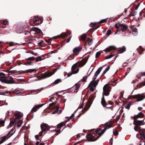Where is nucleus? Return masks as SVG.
I'll return each instance as SVG.
<instances>
[{
    "label": "nucleus",
    "instance_id": "1",
    "mask_svg": "<svg viewBox=\"0 0 145 145\" xmlns=\"http://www.w3.org/2000/svg\"><path fill=\"white\" fill-rule=\"evenodd\" d=\"M114 123L113 121H111L109 122L106 123L104 126V129L101 133L100 129L95 131L92 133L87 135L86 138L89 141H94L96 140L100 137L108 128H110L112 127V124Z\"/></svg>",
    "mask_w": 145,
    "mask_h": 145
},
{
    "label": "nucleus",
    "instance_id": "2",
    "mask_svg": "<svg viewBox=\"0 0 145 145\" xmlns=\"http://www.w3.org/2000/svg\"><path fill=\"white\" fill-rule=\"evenodd\" d=\"M111 87L108 84L105 85L103 88V95L101 99V103L104 106H106L108 104L106 102L104 95L106 96H108L109 94V92L111 91Z\"/></svg>",
    "mask_w": 145,
    "mask_h": 145
},
{
    "label": "nucleus",
    "instance_id": "3",
    "mask_svg": "<svg viewBox=\"0 0 145 145\" xmlns=\"http://www.w3.org/2000/svg\"><path fill=\"white\" fill-rule=\"evenodd\" d=\"M0 80L2 82L7 84H12L15 83L13 78L3 72H0Z\"/></svg>",
    "mask_w": 145,
    "mask_h": 145
},
{
    "label": "nucleus",
    "instance_id": "4",
    "mask_svg": "<svg viewBox=\"0 0 145 145\" xmlns=\"http://www.w3.org/2000/svg\"><path fill=\"white\" fill-rule=\"evenodd\" d=\"M43 21L42 17H35L29 20L30 25L32 26L37 25L41 24Z\"/></svg>",
    "mask_w": 145,
    "mask_h": 145
},
{
    "label": "nucleus",
    "instance_id": "5",
    "mask_svg": "<svg viewBox=\"0 0 145 145\" xmlns=\"http://www.w3.org/2000/svg\"><path fill=\"white\" fill-rule=\"evenodd\" d=\"M94 98V96L93 95H91L90 96L89 99L88 100V102L84 108V112L87 111L90 108L92 104Z\"/></svg>",
    "mask_w": 145,
    "mask_h": 145
},
{
    "label": "nucleus",
    "instance_id": "6",
    "mask_svg": "<svg viewBox=\"0 0 145 145\" xmlns=\"http://www.w3.org/2000/svg\"><path fill=\"white\" fill-rule=\"evenodd\" d=\"M52 74V72L46 71L44 73L41 74L40 76H37L38 80H41L50 76Z\"/></svg>",
    "mask_w": 145,
    "mask_h": 145
},
{
    "label": "nucleus",
    "instance_id": "7",
    "mask_svg": "<svg viewBox=\"0 0 145 145\" xmlns=\"http://www.w3.org/2000/svg\"><path fill=\"white\" fill-rule=\"evenodd\" d=\"M71 34V32L69 31H68L67 33H63L61 34L60 35L54 37V38L55 39H57V38H60L63 39L67 37L68 35H70Z\"/></svg>",
    "mask_w": 145,
    "mask_h": 145
},
{
    "label": "nucleus",
    "instance_id": "8",
    "mask_svg": "<svg viewBox=\"0 0 145 145\" xmlns=\"http://www.w3.org/2000/svg\"><path fill=\"white\" fill-rule=\"evenodd\" d=\"M82 49V47L81 46L78 47H76L74 48L73 50V54L75 56H77L79 54L81 50Z\"/></svg>",
    "mask_w": 145,
    "mask_h": 145
},
{
    "label": "nucleus",
    "instance_id": "9",
    "mask_svg": "<svg viewBox=\"0 0 145 145\" xmlns=\"http://www.w3.org/2000/svg\"><path fill=\"white\" fill-rule=\"evenodd\" d=\"M48 125L46 123H43L41 124L40 127L42 130L44 131L49 130L50 128L48 127Z\"/></svg>",
    "mask_w": 145,
    "mask_h": 145
},
{
    "label": "nucleus",
    "instance_id": "10",
    "mask_svg": "<svg viewBox=\"0 0 145 145\" xmlns=\"http://www.w3.org/2000/svg\"><path fill=\"white\" fill-rule=\"evenodd\" d=\"M78 63V62L77 63L74 64L72 67L71 70L72 74H76L78 72L79 70L78 68H77L76 71H75V70L76 69L77 67Z\"/></svg>",
    "mask_w": 145,
    "mask_h": 145
},
{
    "label": "nucleus",
    "instance_id": "11",
    "mask_svg": "<svg viewBox=\"0 0 145 145\" xmlns=\"http://www.w3.org/2000/svg\"><path fill=\"white\" fill-rule=\"evenodd\" d=\"M44 105V104H39L35 106L31 109V112L32 113L36 112L39 108L42 107Z\"/></svg>",
    "mask_w": 145,
    "mask_h": 145
},
{
    "label": "nucleus",
    "instance_id": "12",
    "mask_svg": "<svg viewBox=\"0 0 145 145\" xmlns=\"http://www.w3.org/2000/svg\"><path fill=\"white\" fill-rule=\"evenodd\" d=\"M89 56L88 55L87 57H86L82 59V61L80 62V66L82 67L83 66L86 64L88 60Z\"/></svg>",
    "mask_w": 145,
    "mask_h": 145
},
{
    "label": "nucleus",
    "instance_id": "13",
    "mask_svg": "<svg viewBox=\"0 0 145 145\" xmlns=\"http://www.w3.org/2000/svg\"><path fill=\"white\" fill-rule=\"evenodd\" d=\"M133 124L134 125H142L145 124V123L144 120H136L133 122Z\"/></svg>",
    "mask_w": 145,
    "mask_h": 145
},
{
    "label": "nucleus",
    "instance_id": "14",
    "mask_svg": "<svg viewBox=\"0 0 145 145\" xmlns=\"http://www.w3.org/2000/svg\"><path fill=\"white\" fill-rule=\"evenodd\" d=\"M118 27H120V29H121L122 31L123 32L125 31L127 27V26L125 24H120L118 23Z\"/></svg>",
    "mask_w": 145,
    "mask_h": 145
},
{
    "label": "nucleus",
    "instance_id": "15",
    "mask_svg": "<svg viewBox=\"0 0 145 145\" xmlns=\"http://www.w3.org/2000/svg\"><path fill=\"white\" fill-rule=\"evenodd\" d=\"M116 49V48L114 46H111L106 48L104 51L106 52H110L112 50H115Z\"/></svg>",
    "mask_w": 145,
    "mask_h": 145
},
{
    "label": "nucleus",
    "instance_id": "16",
    "mask_svg": "<svg viewBox=\"0 0 145 145\" xmlns=\"http://www.w3.org/2000/svg\"><path fill=\"white\" fill-rule=\"evenodd\" d=\"M143 116V114L142 112H140L137 115L134 116V120H137L138 118H142Z\"/></svg>",
    "mask_w": 145,
    "mask_h": 145
},
{
    "label": "nucleus",
    "instance_id": "17",
    "mask_svg": "<svg viewBox=\"0 0 145 145\" xmlns=\"http://www.w3.org/2000/svg\"><path fill=\"white\" fill-rule=\"evenodd\" d=\"M99 79H98L96 80H92L89 84V86H94V87H96V86L97 85L99 81Z\"/></svg>",
    "mask_w": 145,
    "mask_h": 145
},
{
    "label": "nucleus",
    "instance_id": "18",
    "mask_svg": "<svg viewBox=\"0 0 145 145\" xmlns=\"http://www.w3.org/2000/svg\"><path fill=\"white\" fill-rule=\"evenodd\" d=\"M16 31L18 33H21L24 31H25V30L24 29V27L21 26L18 27L17 28Z\"/></svg>",
    "mask_w": 145,
    "mask_h": 145
},
{
    "label": "nucleus",
    "instance_id": "19",
    "mask_svg": "<svg viewBox=\"0 0 145 145\" xmlns=\"http://www.w3.org/2000/svg\"><path fill=\"white\" fill-rule=\"evenodd\" d=\"M141 138L142 139H145V129L141 130L140 131Z\"/></svg>",
    "mask_w": 145,
    "mask_h": 145
},
{
    "label": "nucleus",
    "instance_id": "20",
    "mask_svg": "<svg viewBox=\"0 0 145 145\" xmlns=\"http://www.w3.org/2000/svg\"><path fill=\"white\" fill-rule=\"evenodd\" d=\"M15 116L16 117V119H19L23 116V114L20 112L16 113L14 114Z\"/></svg>",
    "mask_w": 145,
    "mask_h": 145
},
{
    "label": "nucleus",
    "instance_id": "21",
    "mask_svg": "<svg viewBox=\"0 0 145 145\" xmlns=\"http://www.w3.org/2000/svg\"><path fill=\"white\" fill-rule=\"evenodd\" d=\"M142 95L140 94H138L136 96V97L137 98L136 101H139L143 100L145 97H143Z\"/></svg>",
    "mask_w": 145,
    "mask_h": 145
},
{
    "label": "nucleus",
    "instance_id": "22",
    "mask_svg": "<svg viewBox=\"0 0 145 145\" xmlns=\"http://www.w3.org/2000/svg\"><path fill=\"white\" fill-rule=\"evenodd\" d=\"M15 127H14L10 131H9L8 134L7 135V136L8 137H10L13 134L15 131L13 133H12L13 131L15 130Z\"/></svg>",
    "mask_w": 145,
    "mask_h": 145
},
{
    "label": "nucleus",
    "instance_id": "23",
    "mask_svg": "<svg viewBox=\"0 0 145 145\" xmlns=\"http://www.w3.org/2000/svg\"><path fill=\"white\" fill-rule=\"evenodd\" d=\"M16 119H14V121H10L9 125L7 127V128L8 129L12 127L14 125V123H16Z\"/></svg>",
    "mask_w": 145,
    "mask_h": 145
},
{
    "label": "nucleus",
    "instance_id": "24",
    "mask_svg": "<svg viewBox=\"0 0 145 145\" xmlns=\"http://www.w3.org/2000/svg\"><path fill=\"white\" fill-rule=\"evenodd\" d=\"M126 50V48L125 46H123L122 47L120 48L118 50V52L120 53H122Z\"/></svg>",
    "mask_w": 145,
    "mask_h": 145
},
{
    "label": "nucleus",
    "instance_id": "25",
    "mask_svg": "<svg viewBox=\"0 0 145 145\" xmlns=\"http://www.w3.org/2000/svg\"><path fill=\"white\" fill-rule=\"evenodd\" d=\"M118 80V79L112 80L110 82V84L112 86H115L117 83V81Z\"/></svg>",
    "mask_w": 145,
    "mask_h": 145
},
{
    "label": "nucleus",
    "instance_id": "26",
    "mask_svg": "<svg viewBox=\"0 0 145 145\" xmlns=\"http://www.w3.org/2000/svg\"><path fill=\"white\" fill-rule=\"evenodd\" d=\"M65 122L64 121L61 122L60 123H59L57 125V129H60L61 128L63 125H65Z\"/></svg>",
    "mask_w": 145,
    "mask_h": 145
},
{
    "label": "nucleus",
    "instance_id": "27",
    "mask_svg": "<svg viewBox=\"0 0 145 145\" xmlns=\"http://www.w3.org/2000/svg\"><path fill=\"white\" fill-rule=\"evenodd\" d=\"M87 38V35L86 34H84L80 36V40L85 41Z\"/></svg>",
    "mask_w": 145,
    "mask_h": 145
},
{
    "label": "nucleus",
    "instance_id": "28",
    "mask_svg": "<svg viewBox=\"0 0 145 145\" xmlns=\"http://www.w3.org/2000/svg\"><path fill=\"white\" fill-rule=\"evenodd\" d=\"M9 138V137H8L7 136H7L5 135L1 138V140L0 141L1 142H3V143L7 139H8Z\"/></svg>",
    "mask_w": 145,
    "mask_h": 145
},
{
    "label": "nucleus",
    "instance_id": "29",
    "mask_svg": "<svg viewBox=\"0 0 145 145\" xmlns=\"http://www.w3.org/2000/svg\"><path fill=\"white\" fill-rule=\"evenodd\" d=\"M103 67H99L95 73V76H97L99 74L102 70V69Z\"/></svg>",
    "mask_w": 145,
    "mask_h": 145
},
{
    "label": "nucleus",
    "instance_id": "30",
    "mask_svg": "<svg viewBox=\"0 0 145 145\" xmlns=\"http://www.w3.org/2000/svg\"><path fill=\"white\" fill-rule=\"evenodd\" d=\"M8 21L7 20H1L0 21V25L1 24L4 25L7 24Z\"/></svg>",
    "mask_w": 145,
    "mask_h": 145
},
{
    "label": "nucleus",
    "instance_id": "31",
    "mask_svg": "<svg viewBox=\"0 0 145 145\" xmlns=\"http://www.w3.org/2000/svg\"><path fill=\"white\" fill-rule=\"evenodd\" d=\"M5 71L6 72L8 73L7 75L9 76L10 75V73H14L16 72V70L9 71L8 69H7Z\"/></svg>",
    "mask_w": 145,
    "mask_h": 145
},
{
    "label": "nucleus",
    "instance_id": "32",
    "mask_svg": "<svg viewBox=\"0 0 145 145\" xmlns=\"http://www.w3.org/2000/svg\"><path fill=\"white\" fill-rule=\"evenodd\" d=\"M37 71V70H35V69H29L28 70H26L25 72V73H31L32 72H36Z\"/></svg>",
    "mask_w": 145,
    "mask_h": 145
},
{
    "label": "nucleus",
    "instance_id": "33",
    "mask_svg": "<svg viewBox=\"0 0 145 145\" xmlns=\"http://www.w3.org/2000/svg\"><path fill=\"white\" fill-rule=\"evenodd\" d=\"M80 84H75V86H74V88L76 90V92H77L78 91L80 86Z\"/></svg>",
    "mask_w": 145,
    "mask_h": 145
},
{
    "label": "nucleus",
    "instance_id": "34",
    "mask_svg": "<svg viewBox=\"0 0 145 145\" xmlns=\"http://www.w3.org/2000/svg\"><path fill=\"white\" fill-rule=\"evenodd\" d=\"M74 54H72L70 56L68 57L67 59L69 60H72L73 59L74 57Z\"/></svg>",
    "mask_w": 145,
    "mask_h": 145
},
{
    "label": "nucleus",
    "instance_id": "35",
    "mask_svg": "<svg viewBox=\"0 0 145 145\" xmlns=\"http://www.w3.org/2000/svg\"><path fill=\"white\" fill-rule=\"evenodd\" d=\"M33 113H32L31 112L27 116V118H28L29 117V118L30 119H31L33 118Z\"/></svg>",
    "mask_w": 145,
    "mask_h": 145
},
{
    "label": "nucleus",
    "instance_id": "36",
    "mask_svg": "<svg viewBox=\"0 0 145 145\" xmlns=\"http://www.w3.org/2000/svg\"><path fill=\"white\" fill-rule=\"evenodd\" d=\"M131 105V103L130 102H129L125 105V107L127 109H129L130 108V106Z\"/></svg>",
    "mask_w": 145,
    "mask_h": 145
},
{
    "label": "nucleus",
    "instance_id": "37",
    "mask_svg": "<svg viewBox=\"0 0 145 145\" xmlns=\"http://www.w3.org/2000/svg\"><path fill=\"white\" fill-rule=\"evenodd\" d=\"M35 57H30L26 59L25 60L27 61H33L35 60Z\"/></svg>",
    "mask_w": 145,
    "mask_h": 145
},
{
    "label": "nucleus",
    "instance_id": "38",
    "mask_svg": "<svg viewBox=\"0 0 145 145\" xmlns=\"http://www.w3.org/2000/svg\"><path fill=\"white\" fill-rule=\"evenodd\" d=\"M137 28H134L132 31V33L134 35H135L137 34Z\"/></svg>",
    "mask_w": 145,
    "mask_h": 145
},
{
    "label": "nucleus",
    "instance_id": "39",
    "mask_svg": "<svg viewBox=\"0 0 145 145\" xmlns=\"http://www.w3.org/2000/svg\"><path fill=\"white\" fill-rule=\"evenodd\" d=\"M33 63L31 61H27L24 63V64L25 65H33Z\"/></svg>",
    "mask_w": 145,
    "mask_h": 145
},
{
    "label": "nucleus",
    "instance_id": "40",
    "mask_svg": "<svg viewBox=\"0 0 145 145\" xmlns=\"http://www.w3.org/2000/svg\"><path fill=\"white\" fill-rule=\"evenodd\" d=\"M92 39H90L88 37L87 38V41L89 45H91L92 44Z\"/></svg>",
    "mask_w": 145,
    "mask_h": 145
},
{
    "label": "nucleus",
    "instance_id": "41",
    "mask_svg": "<svg viewBox=\"0 0 145 145\" xmlns=\"http://www.w3.org/2000/svg\"><path fill=\"white\" fill-rule=\"evenodd\" d=\"M23 123V121L22 120H20L17 123V127H20Z\"/></svg>",
    "mask_w": 145,
    "mask_h": 145
},
{
    "label": "nucleus",
    "instance_id": "42",
    "mask_svg": "<svg viewBox=\"0 0 145 145\" xmlns=\"http://www.w3.org/2000/svg\"><path fill=\"white\" fill-rule=\"evenodd\" d=\"M61 82V80L60 79H58L55 80L54 82V83L55 84H58L59 82Z\"/></svg>",
    "mask_w": 145,
    "mask_h": 145
},
{
    "label": "nucleus",
    "instance_id": "43",
    "mask_svg": "<svg viewBox=\"0 0 145 145\" xmlns=\"http://www.w3.org/2000/svg\"><path fill=\"white\" fill-rule=\"evenodd\" d=\"M107 21V20L106 19L101 20L100 21L98 22L97 23L98 24H101L105 23Z\"/></svg>",
    "mask_w": 145,
    "mask_h": 145
},
{
    "label": "nucleus",
    "instance_id": "44",
    "mask_svg": "<svg viewBox=\"0 0 145 145\" xmlns=\"http://www.w3.org/2000/svg\"><path fill=\"white\" fill-rule=\"evenodd\" d=\"M54 131H55L56 133H57L54 135L56 136L58 135V134L60 133L61 132L60 129H59L58 130L55 129L54 130Z\"/></svg>",
    "mask_w": 145,
    "mask_h": 145
},
{
    "label": "nucleus",
    "instance_id": "45",
    "mask_svg": "<svg viewBox=\"0 0 145 145\" xmlns=\"http://www.w3.org/2000/svg\"><path fill=\"white\" fill-rule=\"evenodd\" d=\"M42 60V58L40 56H38L36 58L35 62H38Z\"/></svg>",
    "mask_w": 145,
    "mask_h": 145
},
{
    "label": "nucleus",
    "instance_id": "46",
    "mask_svg": "<svg viewBox=\"0 0 145 145\" xmlns=\"http://www.w3.org/2000/svg\"><path fill=\"white\" fill-rule=\"evenodd\" d=\"M88 86L89 87H90V91H91L93 92L94 90H95V87H94V86H89V85H88Z\"/></svg>",
    "mask_w": 145,
    "mask_h": 145
},
{
    "label": "nucleus",
    "instance_id": "47",
    "mask_svg": "<svg viewBox=\"0 0 145 145\" xmlns=\"http://www.w3.org/2000/svg\"><path fill=\"white\" fill-rule=\"evenodd\" d=\"M97 23L96 22H91V23L90 24V26L92 27H93L95 26L97 24Z\"/></svg>",
    "mask_w": 145,
    "mask_h": 145
},
{
    "label": "nucleus",
    "instance_id": "48",
    "mask_svg": "<svg viewBox=\"0 0 145 145\" xmlns=\"http://www.w3.org/2000/svg\"><path fill=\"white\" fill-rule=\"evenodd\" d=\"M114 56V55H113V54H110V55H107V56H106V57L105 59H110V58L112 57H113Z\"/></svg>",
    "mask_w": 145,
    "mask_h": 145
},
{
    "label": "nucleus",
    "instance_id": "49",
    "mask_svg": "<svg viewBox=\"0 0 145 145\" xmlns=\"http://www.w3.org/2000/svg\"><path fill=\"white\" fill-rule=\"evenodd\" d=\"M59 106H57L56 108V110H55L54 111L52 112V114H56L57 112L59 110Z\"/></svg>",
    "mask_w": 145,
    "mask_h": 145
},
{
    "label": "nucleus",
    "instance_id": "50",
    "mask_svg": "<svg viewBox=\"0 0 145 145\" xmlns=\"http://www.w3.org/2000/svg\"><path fill=\"white\" fill-rule=\"evenodd\" d=\"M44 44V42L43 40H41L38 43V45L39 46H42Z\"/></svg>",
    "mask_w": 145,
    "mask_h": 145
},
{
    "label": "nucleus",
    "instance_id": "51",
    "mask_svg": "<svg viewBox=\"0 0 145 145\" xmlns=\"http://www.w3.org/2000/svg\"><path fill=\"white\" fill-rule=\"evenodd\" d=\"M113 133L114 135H118V131L116 129L113 130Z\"/></svg>",
    "mask_w": 145,
    "mask_h": 145
},
{
    "label": "nucleus",
    "instance_id": "52",
    "mask_svg": "<svg viewBox=\"0 0 145 145\" xmlns=\"http://www.w3.org/2000/svg\"><path fill=\"white\" fill-rule=\"evenodd\" d=\"M34 30L36 31L38 33H39L40 32V30L39 28H37V27H35L34 28Z\"/></svg>",
    "mask_w": 145,
    "mask_h": 145
},
{
    "label": "nucleus",
    "instance_id": "53",
    "mask_svg": "<svg viewBox=\"0 0 145 145\" xmlns=\"http://www.w3.org/2000/svg\"><path fill=\"white\" fill-rule=\"evenodd\" d=\"M101 53L100 52H97L95 55V57L97 58L99 57V56L101 55Z\"/></svg>",
    "mask_w": 145,
    "mask_h": 145
},
{
    "label": "nucleus",
    "instance_id": "54",
    "mask_svg": "<svg viewBox=\"0 0 145 145\" xmlns=\"http://www.w3.org/2000/svg\"><path fill=\"white\" fill-rule=\"evenodd\" d=\"M13 93L16 94H18L21 93V92L20 91L18 90H15L13 91Z\"/></svg>",
    "mask_w": 145,
    "mask_h": 145
},
{
    "label": "nucleus",
    "instance_id": "55",
    "mask_svg": "<svg viewBox=\"0 0 145 145\" xmlns=\"http://www.w3.org/2000/svg\"><path fill=\"white\" fill-rule=\"evenodd\" d=\"M111 31L110 30H108L107 31L106 33V35L107 36L111 34Z\"/></svg>",
    "mask_w": 145,
    "mask_h": 145
},
{
    "label": "nucleus",
    "instance_id": "56",
    "mask_svg": "<svg viewBox=\"0 0 145 145\" xmlns=\"http://www.w3.org/2000/svg\"><path fill=\"white\" fill-rule=\"evenodd\" d=\"M82 112H83V113L82 114H79L77 116V117H76V118H79V117H80V116H81V115L84 114V113H85V112H86V111H85V112H84V109L82 110Z\"/></svg>",
    "mask_w": 145,
    "mask_h": 145
},
{
    "label": "nucleus",
    "instance_id": "57",
    "mask_svg": "<svg viewBox=\"0 0 145 145\" xmlns=\"http://www.w3.org/2000/svg\"><path fill=\"white\" fill-rule=\"evenodd\" d=\"M5 121L2 119H0V124L2 125V126L4 125V123H5Z\"/></svg>",
    "mask_w": 145,
    "mask_h": 145
},
{
    "label": "nucleus",
    "instance_id": "58",
    "mask_svg": "<svg viewBox=\"0 0 145 145\" xmlns=\"http://www.w3.org/2000/svg\"><path fill=\"white\" fill-rule=\"evenodd\" d=\"M58 51L57 50H55L53 51H52L51 52H49V53L48 54H52L53 53H55L57 52Z\"/></svg>",
    "mask_w": 145,
    "mask_h": 145
},
{
    "label": "nucleus",
    "instance_id": "59",
    "mask_svg": "<svg viewBox=\"0 0 145 145\" xmlns=\"http://www.w3.org/2000/svg\"><path fill=\"white\" fill-rule=\"evenodd\" d=\"M15 45V44L13 42H10L9 43V46H12Z\"/></svg>",
    "mask_w": 145,
    "mask_h": 145
},
{
    "label": "nucleus",
    "instance_id": "60",
    "mask_svg": "<svg viewBox=\"0 0 145 145\" xmlns=\"http://www.w3.org/2000/svg\"><path fill=\"white\" fill-rule=\"evenodd\" d=\"M84 105V103H83V102H82V103H81V105L78 107V108H82V107L83 106V105Z\"/></svg>",
    "mask_w": 145,
    "mask_h": 145
},
{
    "label": "nucleus",
    "instance_id": "61",
    "mask_svg": "<svg viewBox=\"0 0 145 145\" xmlns=\"http://www.w3.org/2000/svg\"><path fill=\"white\" fill-rule=\"evenodd\" d=\"M115 27L116 28L117 30L115 33H117L118 32V25L117 24H116L115 25Z\"/></svg>",
    "mask_w": 145,
    "mask_h": 145
},
{
    "label": "nucleus",
    "instance_id": "62",
    "mask_svg": "<svg viewBox=\"0 0 145 145\" xmlns=\"http://www.w3.org/2000/svg\"><path fill=\"white\" fill-rule=\"evenodd\" d=\"M134 129L135 131H138L139 129L138 127L135 126L134 127Z\"/></svg>",
    "mask_w": 145,
    "mask_h": 145
},
{
    "label": "nucleus",
    "instance_id": "63",
    "mask_svg": "<svg viewBox=\"0 0 145 145\" xmlns=\"http://www.w3.org/2000/svg\"><path fill=\"white\" fill-rule=\"evenodd\" d=\"M139 75L141 76H145V72L140 73L139 74Z\"/></svg>",
    "mask_w": 145,
    "mask_h": 145
},
{
    "label": "nucleus",
    "instance_id": "64",
    "mask_svg": "<svg viewBox=\"0 0 145 145\" xmlns=\"http://www.w3.org/2000/svg\"><path fill=\"white\" fill-rule=\"evenodd\" d=\"M87 76H85L83 77L82 79V82H84L85 81L86 79H87Z\"/></svg>",
    "mask_w": 145,
    "mask_h": 145
}]
</instances>
